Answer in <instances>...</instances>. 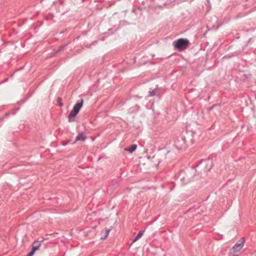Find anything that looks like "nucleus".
Instances as JSON below:
<instances>
[{"label":"nucleus","instance_id":"f257e3e1","mask_svg":"<svg viewBox=\"0 0 256 256\" xmlns=\"http://www.w3.org/2000/svg\"><path fill=\"white\" fill-rule=\"evenodd\" d=\"M190 42L188 40L180 38L173 42V46L176 50L178 51H183L186 50L189 46Z\"/></svg>","mask_w":256,"mask_h":256},{"label":"nucleus","instance_id":"39448f33","mask_svg":"<svg viewBox=\"0 0 256 256\" xmlns=\"http://www.w3.org/2000/svg\"><path fill=\"white\" fill-rule=\"evenodd\" d=\"M84 104V100L81 98L80 100L78 101L74 106L73 109L76 110L77 112H78L81 108L82 106Z\"/></svg>","mask_w":256,"mask_h":256},{"label":"nucleus","instance_id":"1a4fd4ad","mask_svg":"<svg viewBox=\"0 0 256 256\" xmlns=\"http://www.w3.org/2000/svg\"><path fill=\"white\" fill-rule=\"evenodd\" d=\"M248 42L250 44H252L253 46L256 48V36L250 39Z\"/></svg>","mask_w":256,"mask_h":256},{"label":"nucleus","instance_id":"dca6fc26","mask_svg":"<svg viewBox=\"0 0 256 256\" xmlns=\"http://www.w3.org/2000/svg\"><path fill=\"white\" fill-rule=\"evenodd\" d=\"M65 47V46H60L59 49L56 51V52H59L62 50H64V48Z\"/></svg>","mask_w":256,"mask_h":256},{"label":"nucleus","instance_id":"f8f14e48","mask_svg":"<svg viewBox=\"0 0 256 256\" xmlns=\"http://www.w3.org/2000/svg\"><path fill=\"white\" fill-rule=\"evenodd\" d=\"M62 98L58 97L57 99L58 105L60 106H63V104L62 102Z\"/></svg>","mask_w":256,"mask_h":256},{"label":"nucleus","instance_id":"9b49d317","mask_svg":"<svg viewBox=\"0 0 256 256\" xmlns=\"http://www.w3.org/2000/svg\"><path fill=\"white\" fill-rule=\"evenodd\" d=\"M110 231V230H104V235L102 236L100 238L101 239H104V238H106L108 236V235Z\"/></svg>","mask_w":256,"mask_h":256},{"label":"nucleus","instance_id":"a211bd4d","mask_svg":"<svg viewBox=\"0 0 256 256\" xmlns=\"http://www.w3.org/2000/svg\"><path fill=\"white\" fill-rule=\"evenodd\" d=\"M216 106V104H214V105H213L212 106L208 108V110L210 111V110H212V108H214V107Z\"/></svg>","mask_w":256,"mask_h":256},{"label":"nucleus","instance_id":"9d476101","mask_svg":"<svg viewBox=\"0 0 256 256\" xmlns=\"http://www.w3.org/2000/svg\"><path fill=\"white\" fill-rule=\"evenodd\" d=\"M157 90L156 89L152 90V91H149L148 92V96H155L156 94Z\"/></svg>","mask_w":256,"mask_h":256},{"label":"nucleus","instance_id":"6ab92c4d","mask_svg":"<svg viewBox=\"0 0 256 256\" xmlns=\"http://www.w3.org/2000/svg\"><path fill=\"white\" fill-rule=\"evenodd\" d=\"M68 143V142H62V145L65 146V145H66Z\"/></svg>","mask_w":256,"mask_h":256},{"label":"nucleus","instance_id":"20e7f679","mask_svg":"<svg viewBox=\"0 0 256 256\" xmlns=\"http://www.w3.org/2000/svg\"><path fill=\"white\" fill-rule=\"evenodd\" d=\"M78 112L76 110H74L73 108L72 111L70 112L68 116V122H72L74 121V118L76 116Z\"/></svg>","mask_w":256,"mask_h":256},{"label":"nucleus","instance_id":"423d86ee","mask_svg":"<svg viewBox=\"0 0 256 256\" xmlns=\"http://www.w3.org/2000/svg\"><path fill=\"white\" fill-rule=\"evenodd\" d=\"M42 242H43V240H40V241L36 240V241H34L32 244V249L34 251H36V250H38L40 246L41 243Z\"/></svg>","mask_w":256,"mask_h":256},{"label":"nucleus","instance_id":"6e6552de","mask_svg":"<svg viewBox=\"0 0 256 256\" xmlns=\"http://www.w3.org/2000/svg\"><path fill=\"white\" fill-rule=\"evenodd\" d=\"M137 146L136 144L130 145L128 148H125V150L128 151L130 153L134 152Z\"/></svg>","mask_w":256,"mask_h":256},{"label":"nucleus","instance_id":"f03ea898","mask_svg":"<svg viewBox=\"0 0 256 256\" xmlns=\"http://www.w3.org/2000/svg\"><path fill=\"white\" fill-rule=\"evenodd\" d=\"M244 238H242L241 240H239L234 246L230 250V253L234 256H238V253L244 246Z\"/></svg>","mask_w":256,"mask_h":256},{"label":"nucleus","instance_id":"4468645a","mask_svg":"<svg viewBox=\"0 0 256 256\" xmlns=\"http://www.w3.org/2000/svg\"><path fill=\"white\" fill-rule=\"evenodd\" d=\"M36 251L32 249L31 250L30 252L28 254L27 256H33L34 254L35 253Z\"/></svg>","mask_w":256,"mask_h":256},{"label":"nucleus","instance_id":"f3484780","mask_svg":"<svg viewBox=\"0 0 256 256\" xmlns=\"http://www.w3.org/2000/svg\"><path fill=\"white\" fill-rule=\"evenodd\" d=\"M139 239V238H138L137 236H136L132 240V242H136L137 240H138Z\"/></svg>","mask_w":256,"mask_h":256},{"label":"nucleus","instance_id":"0eeeda50","mask_svg":"<svg viewBox=\"0 0 256 256\" xmlns=\"http://www.w3.org/2000/svg\"><path fill=\"white\" fill-rule=\"evenodd\" d=\"M86 137L84 132H81L76 137V141H84L86 140Z\"/></svg>","mask_w":256,"mask_h":256},{"label":"nucleus","instance_id":"7ed1b4c3","mask_svg":"<svg viewBox=\"0 0 256 256\" xmlns=\"http://www.w3.org/2000/svg\"><path fill=\"white\" fill-rule=\"evenodd\" d=\"M186 139L183 136H180L175 141L174 146L178 150H182L186 148Z\"/></svg>","mask_w":256,"mask_h":256},{"label":"nucleus","instance_id":"ddd939ff","mask_svg":"<svg viewBox=\"0 0 256 256\" xmlns=\"http://www.w3.org/2000/svg\"><path fill=\"white\" fill-rule=\"evenodd\" d=\"M144 230H140L138 232V234L136 235V236L138 238H140L142 237V234H144Z\"/></svg>","mask_w":256,"mask_h":256},{"label":"nucleus","instance_id":"2eb2a0df","mask_svg":"<svg viewBox=\"0 0 256 256\" xmlns=\"http://www.w3.org/2000/svg\"><path fill=\"white\" fill-rule=\"evenodd\" d=\"M212 167V163H210V166H208V164H206V168L208 169V170H210Z\"/></svg>","mask_w":256,"mask_h":256}]
</instances>
